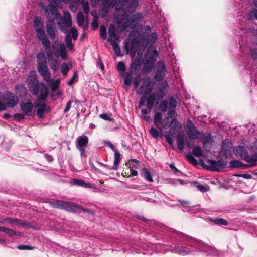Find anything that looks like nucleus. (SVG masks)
<instances>
[{"instance_id": "obj_40", "label": "nucleus", "mask_w": 257, "mask_h": 257, "mask_svg": "<svg viewBox=\"0 0 257 257\" xmlns=\"http://www.w3.org/2000/svg\"><path fill=\"white\" fill-rule=\"evenodd\" d=\"M49 60H50L49 64L51 68L53 70H57L59 68V62L57 60L53 59V57L51 58V59L48 58Z\"/></svg>"}, {"instance_id": "obj_16", "label": "nucleus", "mask_w": 257, "mask_h": 257, "mask_svg": "<svg viewBox=\"0 0 257 257\" xmlns=\"http://www.w3.org/2000/svg\"><path fill=\"white\" fill-rule=\"evenodd\" d=\"M207 162L209 163V165L207 167V169L211 171H218L224 168L226 166V163L221 160L216 161L208 159Z\"/></svg>"}, {"instance_id": "obj_22", "label": "nucleus", "mask_w": 257, "mask_h": 257, "mask_svg": "<svg viewBox=\"0 0 257 257\" xmlns=\"http://www.w3.org/2000/svg\"><path fill=\"white\" fill-rule=\"evenodd\" d=\"M115 26L113 24H110L108 28V35L109 37L108 40L112 44L113 42H118L119 40V36L115 32Z\"/></svg>"}, {"instance_id": "obj_10", "label": "nucleus", "mask_w": 257, "mask_h": 257, "mask_svg": "<svg viewBox=\"0 0 257 257\" xmlns=\"http://www.w3.org/2000/svg\"><path fill=\"white\" fill-rule=\"evenodd\" d=\"M27 83L28 89L31 93H36L35 87L38 83L37 79L36 72L35 71H31L30 72L27 79Z\"/></svg>"}, {"instance_id": "obj_49", "label": "nucleus", "mask_w": 257, "mask_h": 257, "mask_svg": "<svg viewBox=\"0 0 257 257\" xmlns=\"http://www.w3.org/2000/svg\"><path fill=\"white\" fill-rule=\"evenodd\" d=\"M160 132V130H157L154 127H151L149 130V133L151 135L155 138L159 137Z\"/></svg>"}, {"instance_id": "obj_47", "label": "nucleus", "mask_w": 257, "mask_h": 257, "mask_svg": "<svg viewBox=\"0 0 257 257\" xmlns=\"http://www.w3.org/2000/svg\"><path fill=\"white\" fill-rule=\"evenodd\" d=\"M193 155L197 157L202 156V151L200 147L196 146L192 150Z\"/></svg>"}, {"instance_id": "obj_52", "label": "nucleus", "mask_w": 257, "mask_h": 257, "mask_svg": "<svg viewBox=\"0 0 257 257\" xmlns=\"http://www.w3.org/2000/svg\"><path fill=\"white\" fill-rule=\"evenodd\" d=\"M117 70L122 73H124L126 70V66L123 62H119L117 65Z\"/></svg>"}, {"instance_id": "obj_55", "label": "nucleus", "mask_w": 257, "mask_h": 257, "mask_svg": "<svg viewBox=\"0 0 257 257\" xmlns=\"http://www.w3.org/2000/svg\"><path fill=\"white\" fill-rule=\"evenodd\" d=\"M100 35L103 39L106 38V30L104 26H101L100 28Z\"/></svg>"}, {"instance_id": "obj_28", "label": "nucleus", "mask_w": 257, "mask_h": 257, "mask_svg": "<svg viewBox=\"0 0 257 257\" xmlns=\"http://www.w3.org/2000/svg\"><path fill=\"white\" fill-rule=\"evenodd\" d=\"M72 183L74 185L80 186L84 188H94V185L89 183H86L82 179H74L72 180Z\"/></svg>"}, {"instance_id": "obj_26", "label": "nucleus", "mask_w": 257, "mask_h": 257, "mask_svg": "<svg viewBox=\"0 0 257 257\" xmlns=\"http://www.w3.org/2000/svg\"><path fill=\"white\" fill-rule=\"evenodd\" d=\"M247 163V166L252 167L257 165V154H255L252 155H248V153L243 159Z\"/></svg>"}, {"instance_id": "obj_45", "label": "nucleus", "mask_w": 257, "mask_h": 257, "mask_svg": "<svg viewBox=\"0 0 257 257\" xmlns=\"http://www.w3.org/2000/svg\"><path fill=\"white\" fill-rule=\"evenodd\" d=\"M67 34H70V36L72 37L74 40L77 39L78 36V31L75 27H72Z\"/></svg>"}, {"instance_id": "obj_23", "label": "nucleus", "mask_w": 257, "mask_h": 257, "mask_svg": "<svg viewBox=\"0 0 257 257\" xmlns=\"http://www.w3.org/2000/svg\"><path fill=\"white\" fill-rule=\"evenodd\" d=\"M232 148V144L230 141L228 140L223 141L221 150L223 155L227 157L231 154Z\"/></svg>"}, {"instance_id": "obj_5", "label": "nucleus", "mask_w": 257, "mask_h": 257, "mask_svg": "<svg viewBox=\"0 0 257 257\" xmlns=\"http://www.w3.org/2000/svg\"><path fill=\"white\" fill-rule=\"evenodd\" d=\"M52 50L50 51V48L45 49L48 58L51 59L54 56L56 58L60 57L63 60H66L68 57L67 52L65 45L63 43H59L58 40L53 41L51 46Z\"/></svg>"}, {"instance_id": "obj_30", "label": "nucleus", "mask_w": 257, "mask_h": 257, "mask_svg": "<svg viewBox=\"0 0 257 257\" xmlns=\"http://www.w3.org/2000/svg\"><path fill=\"white\" fill-rule=\"evenodd\" d=\"M141 174L142 176L145 178V179L148 182H153V179L152 176V173L147 168H143L142 170Z\"/></svg>"}, {"instance_id": "obj_34", "label": "nucleus", "mask_w": 257, "mask_h": 257, "mask_svg": "<svg viewBox=\"0 0 257 257\" xmlns=\"http://www.w3.org/2000/svg\"><path fill=\"white\" fill-rule=\"evenodd\" d=\"M162 116L160 112L155 113L154 117L153 123L157 128H160V123H161Z\"/></svg>"}, {"instance_id": "obj_15", "label": "nucleus", "mask_w": 257, "mask_h": 257, "mask_svg": "<svg viewBox=\"0 0 257 257\" xmlns=\"http://www.w3.org/2000/svg\"><path fill=\"white\" fill-rule=\"evenodd\" d=\"M36 93H32L34 95H37L40 100H44L48 95L49 92L45 85L42 83L38 84L35 87Z\"/></svg>"}, {"instance_id": "obj_46", "label": "nucleus", "mask_w": 257, "mask_h": 257, "mask_svg": "<svg viewBox=\"0 0 257 257\" xmlns=\"http://www.w3.org/2000/svg\"><path fill=\"white\" fill-rule=\"evenodd\" d=\"M113 48V50L117 56H121V51L120 49L118 46V43L117 42H113L112 44H111Z\"/></svg>"}, {"instance_id": "obj_41", "label": "nucleus", "mask_w": 257, "mask_h": 257, "mask_svg": "<svg viewBox=\"0 0 257 257\" xmlns=\"http://www.w3.org/2000/svg\"><path fill=\"white\" fill-rule=\"evenodd\" d=\"M133 74L130 73H126L125 74H124L123 76L125 77L124 80V84L131 86L132 84L133 77L132 75Z\"/></svg>"}, {"instance_id": "obj_18", "label": "nucleus", "mask_w": 257, "mask_h": 257, "mask_svg": "<svg viewBox=\"0 0 257 257\" xmlns=\"http://www.w3.org/2000/svg\"><path fill=\"white\" fill-rule=\"evenodd\" d=\"M38 70L40 74L46 82L50 81L51 74L49 71L47 63H43V64L38 65Z\"/></svg>"}, {"instance_id": "obj_63", "label": "nucleus", "mask_w": 257, "mask_h": 257, "mask_svg": "<svg viewBox=\"0 0 257 257\" xmlns=\"http://www.w3.org/2000/svg\"><path fill=\"white\" fill-rule=\"evenodd\" d=\"M165 95V91L163 89H160L157 94V97L158 99H162Z\"/></svg>"}, {"instance_id": "obj_32", "label": "nucleus", "mask_w": 257, "mask_h": 257, "mask_svg": "<svg viewBox=\"0 0 257 257\" xmlns=\"http://www.w3.org/2000/svg\"><path fill=\"white\" fill-rule=\"evenodd\" d=\"M171 123V120L169 117H166L164 118L160 123V128H157L160 132L163 129H166L170 127V125Z\"/></svg>"}, {"instance_id": "obj_9", "label": "nucleus", "mask_w": 257, "mask_h": 257, "mask_svg": "<svg viewBox=\"0 0 257 257\" xmlns=\"http://www.w3.org/2000/svg\"><path fill=\"white\" fill-rule=\"evenodd\" d=\"M0 99L10 108H13L18 103V97L13 93L7 91L1 95Z\"/></svg>"}, {"instance_id": "obj_4", "label": "nucleus", "mask_w": 257, "mask_h": 257, "mask_svg": "<svg viewBox=\"0 0 257 257\" xmlns=\"http://www.w3.org/2000/svg\"><path fill=\"white\" fill-rule=\"evenodd\" d=\"M33 27L36 31L37 38L41 41L45 49L49 48L50 41L46 35L44 23L42 19L39 17H36L34 20Z\"/></svg>"}, {"instance_id": "obj_3", "label": "nucleus", "mask_w": 257, "mask_h": 257, "mask_svg": "<svg viewBox=\"0 0 257 257\" xmlns=\"http://www.w3.org/2000/svg\"><path fill=\"white\" fill-rule=\"evenodd\" d=\"M142 17V14L137 13L133 15L131 19L128 18H124L120 20L116 19L114 20V22L116 25L117 32L121 33L127 30V28H135Z\"/></svg>"}, {"instance_id": "obj_19", "label": "nucleus", "mask_w": 257, "mask_h": 257, "mask_svg": "<svg viewBox=\"0 0 257 257\" xmlns=\"http://www.w3.org/2000/svg\"><path fill=\"white\" fill-rule=\"evenodd\" d=\"M142 63V59L138 57H136L134 61L131 63L130 72L133 74H137L141 67Z\"/></svg>"}, {"instance_id": "obj_38", "label": "nucleus", "mask_w": 257, "mask_h": 257, "mask_svg": "<svg viewBox=\"0 0 257 257\" xmlns=\"http://www.w3.org/2000/svg\"><path fill=\"white\" fill-rule=\"evenodd\" d=\"M76 20L79 26H83L85 21V17L82 12H79L77 13Z\"/></svg>"}, {"instance_id": "obj_57", "label": "nucleus", "mask_w": 257, "mask_h": 257, "mask_svg": "<svg viewBox=\"0 0 257 257\" xmlns=\"http://www.w3.org/2000/svg\"><path fill=\"white\" fill-rule=\"evenodd\" d=\"M197 189L202 192H205L209 190V187L207 185H198Z\"/></svg>"}, {"instance_id": "obj_44", "label": "nucleus", "mask_w": 257, "mask_h": 257, "mask_svg": "<svg viewBox=\"0 0 257 257\" xmlns=\"http://www.w3.org/2000/svg\"><path fill=\"white\" fill-rule=\"evenodd\" d=\"M157 39L158 35L157 33L153 32L148 36V43L153 44L157 40Z\"/></svg>"}, {"instance_id": "obj_7", "label": "nucleus", "mask_w": 257, "mask_h": 257, "mask_svg": "<svg viewBox=\"0 0 257 257\" xmlns=\"http://www.w3.org/2000/svg\"><path fill=\"white\" fill-rule=\"evenodd\" d=\"M176 105V99L174 97H171L168 101L166 100L162 101L159 105V107L163 112H165L168 109L167 115L169 116H171L175 114Z\"/></svg>"}, {"instance_id": "obj_29", "label": "nucleus", "mask_w": 257, "mask_h": 257, "mask_svg": "<svg viewBox=\"0 0 257 257\" xmlns=\"http://www.w3.org/2000/svg\"><path fill=\"white\" fill-rule=\"evenodd\" d=\"M176 139L178 149L180 151H182L184 149L185 143L184 134H178L176 137Z\"/></svg>"}, {"instance_id": "obj_8", "label": "nucleus", "mask_w": 257, "mask_h": 257, "mask_svg": "<svg viewBox=\"0 0 257 257\" xmlns=\"http://www.w3.org/2000/svg\"><path fill=\"white\" fill-rule=\"evenodd\" d=\"M57 25L61 32L64 33L67 32L68 28L72 26V18L69 12H64L63 17L61 18L60 21L57 22Z\"/></svg>"}, {"instance_id": "obj_17", "label": "nucleus", "mask_w": 257, "mask_h": 257, "mask_svg": "<svg viewBox=\"0 0 257 257\" xmlns=\"http://www.w3.org/2000/svg\"><path fill=\"white\" fill-rule=\"evenodd\" d=\"M35 109L38 117L42 118L45 114L50 111L51 107L46 104H38L35 106Z\"/></svg>"}, {"instance_id": "obj_62", "label": "nucleus", "mask_w": 257, "mask_h": 257, "mask_svg": "<svg viewBox=\"0 0 257 257\" xmlns=\"http://www.w3.org/2000/svg\"><path fill=\"white\" fill-rule=\"evenodd\" d=\"M173 135H171V134L169 132L168 134H167L165 137L167 142L171 145L173 144V138L172 137V136Z\"/></svg>"}, {"instance_id": "obj_61", "label": "nucleus", "mask_w": 257, "mask_h": 257, "mask_svg": "<svg viewBox=\"0 0 257 257\" xmlns=\"http://www.w3.org/2000/svg\"><path fill=\"white\" fill-rule=\"evenodd\" d=\"M187 130H191L196 128L195 125H194L192 121L190 119H188L187 121Z\"/></svg>"}, {"instance_id": "obj_13", "label": "nucleus", "mask_w": 257, "mask_h": 257, "mask_svg": "<svg viewBox=\"0 0 257 257\" xmlns=\"http://www.w3.org/2000/svg\"><path fill=\"white\" fill-rule=\"evenodd\" d=\"M76 148L80 152L81 156H85V148L88 143V138L86 136L82 135L78 137L76 140Z\"/></svg>"}, {"instance_id": "obj_25", "label": "nucleus", "mask_w": 257, "mask_h": 257, "mask_svg": "<svg viewBox=\"0 0 257 257\" xmlns=\"http://www.w3.org/2000/svg\"><path fill=\"white\" fill-rule=\"evenodd\" d=\"M136 41L133 40L131 43L130 42H126L125 43V49L127 53H130L132 57H134L136 51Z\"/></svg>"}, {"instance_id": "obj_39", "label": "nucleus", "mask_w": 257, "mask_h": 257, "mask_svg": "<svg viewBox=\"0 0 257 257\" xmlns=\"http://www.w3.org/2000/svg\"><path fill=\"white\" fill-rule=\"evenodd\" d=\"M37 60L38 65H39L40 64H43V63H46L44 52H39L37 55Z\"/></svg>"}, {"instance_id": "obj_24", "label": "nucleus", "mask_w": 257, "mask_h": 257, "mask_svg": "<svg viewBox=\"0 0 257 257\" xmlns=\"http://www.w3.org/2000/svg\"><path fill=\"white\" fill-rule=\"evenodd\" d=\"M234 153L237 157L243 159L248 153L246 148L243 146H238L233 148Z\"/></svg>"}, {"instance_id": "obj_37", "label": "nucleus", "mask_w": 257, "mask_h": 257, "mask_svg": "<svg viewBox=\"0 0 257 257\" xmlns=\"http://www.w3.org/2000/svg\"><path fill=\"white\" fill-rule=\"evenodd\" d=\"M78 2L82 5L83 11L86 14V16H87L89 12V4L87 1L84 0H78Z\"/></svg>"}, {"instance_id": "obj_21", "label": "nucleus", "mask_w": 257, "mask_h": 257, "mask_svg": "<svg viewBox=\"0 0 257 257\" xmlns=\"http://www.w3.org/2000/svg\"><path fill=\"white\" fill-rule=\"evenodd\" d=\"M33 108V104L30 102L23 103L20 104L21 110L26 116H30L32 115Z\"/></svg>"}, {"instance_id": "obj_35", "label": "nucleus", "mask_w": 257, "mask_h": 257, "mask_svg": "<svg viewBox=\"0 0 257 257\" xmlns=\"http://www.w3.org/2000/svg\"><path fill=\"white\" fill-rule=\"evenodd\" d=\"M72 67V64L71 63H63L61 66V72L64 75H66L69 70H70Z\"/></svg>"}, {"instance_id": "obj_48", "label": "nucleus", "mask_w": 257, "mask_h": 257, "mask_svg": "<svg viewBox=\"0 0 257 257\" xmlns=\"http://www.w3.org/2000/svg\"><path fill=\"white\" fill-rule=\"evenodd\" d=\"M141 113L142 117L145 121H146L147 122L150 121V120H151L150 117L148 115V114L149 113V112H148V111L147 109H142L141 112Z\"/></svg>"}, {"instance_id": "obj_56", "label": "nucleus", "mask_w": 257, "mask_h": 257, "mask_svg": "<svg viewBox=\"0 0 257 257\" xmlns=\"http://www.w3.org/2000/svg\"><path fill=\"white\" fill-rule=\"evenodd\" d=\"M25 114L23 113H18L14 115V119L20 121L25 118Z\"/></svg>"}, {"instance_id": "obj_54", "label": "nucleus", "mask_w": 257, "mask_h": 257, "mask_svg": "<svg viewBox=\"0 0 257 257\" xmlns=\"http://www.w3.org/2000/svg\"><path fill=\"white\" fill-rule=\"evenodd\" d=\"M248 17L250 19H257V9H252L248 13Z\"/></svg>"}, {"instance_id": "obj_20", "label": "nucleus", "mask_w": 257, "mask_h": 257, "mask_svg": "<svg viewBox=\"0 0 257 257\" xmlns=\"http://www.w3.org/2000/svg\"><path fill=\"white\" fill-rule=\"evenodd\" d=\"M156 61L155 58H149L145 63L141 70L142 73L144 74L149 73L152 70Z\"/></svg>"}, {"instance_id": "obj_59", "label": "nucleus", "mask_w": 257, "mask_h": 257, "mask_svg": "<svg viewBox=\"0 0 257 257\" xmlns=\"http://www.w3.org/2000/svg\"><path fill=\"white\" fill-rule=\"evenodd\" d=\"M187 159L189 161L190 163H191L193 165H197V160L194 158V157L191 154H187L186 155Z\"/></svg>"}, {"instance_id": "obj_58", "label": "nucleus", "mask_w": 257, "mask_h": 257, "mask_svg": "<svg viewBox=\"0 0 257 257\" xmlns=\"http://www.w3.org/2000/svg\"><path fill=\"white\" fill-rule=\"evenodd\" d=\"M60 83V80L59 79H58L55 80L54 83H53L51 85V89L53 91H56L58 86H59Z\"/></svg>"}, {"instance_id": "obj_64", "label": "nucleus", "mask_w": 257, "mask_h": 257, "mask_svg": "<svg viewBox=\"0 0 257 257\" xmlns=\"http://www.w3.org/2000/svg\"><path fill=\"white\" fill-rule=\"evenodd\" d=\"M249 50L251 57L254 59H257V49H251Z\"/></svg>"}, {"instance_id": "obj_1", "label": "nucleus", "mask_w": 257, "mask_h": 257, "mask_svg": "<svg viewBox=\"0 0 257 257\" xmlns=\"http://www.w3.org/2000/svg\"><path fill=\"white\" fill-rule=\"evenodd\" d=\"M185 246L175 247L169 250L172 252L181 255H187L190 254L193 249L198 250L207 253L208 254L214 255L215 248L205 244L201 240H198L188 235L184 234Z\"/></svg>"}, {"instance_id": "obj_27", "label": "nucleus", "mask_w": 257, "mask_h": 257, "mask_svg": "<svg viewBox=\"0 0 257 257\" xmlns=\"http://www.w3.org/2000/svg\"><path fill=\"white\" fill-rule=\"evenodd\" d=\"M170 131L169 132L171 135H174L176 133L178 132L181 128V126L180 123L176 119H173L171 120V123L170 125Z\"/></svg>"}, {"instance_id": "obj_36", "label": "nucleus", "mask_w": 257, "mask_h": 257, "mask_svg": "<svg viewBox=\"0 0 257 257\" xmlns=\"http://www.w3.org/2000/svg\"><path fill=\"white\" fill-rule=\"evenodd\" d=\"M65 42L66 43V47H67L70 50H74V46L72 42L71 37L70 36V34H67L65 38Z\"/></svg>"}, {"instance_id": "obj_12", "label": "nucleus", "mask_w": 257, "mask_h": 257, "mask_svg": "<svg viewBox=\"0 0 257 257\" xmlns=\"http://www.w3.org/2000/svg\"><path fill=\"white\" fill-rule=\"evenodd\" d=\"M52 16V20H50V22L46 25V32L47 34L48 35L50 38L52 40H54L55 38L58 36L57 33L58 31L57 30L56 27L54 23L53 20L54 19H57L60 17L61 15H60L58 17L55 18L54 17V16L51 14L50 13V16Z\"/></svg>"}, {"instance_id": "obj_33", "label": "nucleus", "mask_w": 257, "mask_h": 257, "mask_svg": "<svg viewBox=\"0 0 257 257\" xmlns=\"http://www.w3.org/2000/svg\"><path fill=\"white\" fill-rule=\"evenodd\" d=\"M186 133L188 138L191 139H196L199 138L200 135V132L197 131L196 128L191 130H187Z\"/></svg>"}, {"instance_id": "obj_11", "label": "nucleus", "mask_w": 257, "mask_h": 257, "mask_svg": "<svg viewBox=\"0 0 257 257\" xmlns=\"http://www.w3.org/2000/svg\"><path fill=\"white\" fill-rule=\"evenodd\" d=\"M156 96L151 93L143 94L139 101V105L143 106L146 102V105L148 109L151 110L154 106Z\"/></svg>"}, {"instance_id": "obj_31", "label": "nucleus", "mask_w": 257, "mask_h": 257, "mask_svg": "<svg viewBox=\"0 0 257 257\" xmlns=\"http://www.w3.org/2000/svg\"><path fill=\"white\" fill-rule=\"evenodd\" d=\"M171 123V120L169 117H166L164 118L160 123V128H157L160 132L163 129H166L170 127V125Z\"/></svg>"}, {"instance_id": "obj_6", "label": "nucleus", "mask_w": 257, "mask_h": 257, "mask_svg": "<svg viewBox=\"0 0 257 257\" xmlns=\"http://www.w3.org/2000/svg\"><path fill=\"white\" fill-rule=\"evenodd\" d=\"M134 86L138 94L151 93L153 89V85L148 77L143 78L142 83L140 86H139V80L136 79L134 82Z\"/></svg>"}, {"instance_id": "obj_14", "label": "nucleus", "mask_w": 257, "mask_h": 257, "mask_svg": "<svg viewBox=\"0 0 257 257\" xmlns=\"http://www.w3.org/2000/svg\"><path fill=\"white\" fill-rule=\"evenodd\" d=\"M167 71L165 62L164 61H159L157 64V71L155 75V78L157 81H160L164 79Z\"/></svg>"}, {"instance_id": "obj_53", "label": "nucleus", "mask_w": 257, "mask_h": 257, "mask_svg": "<svg viewBox=\"0 0 257 257\" xmlns=\"http://www.w3.org/2000/svg\"><path fill=\"white\" fill-rule=\"evenodd\" d=\"M5 233L9 236L20 235V232H16L13 229L8 228H6Z\"/></svg>"}, {"instance_id": "obj_43", "label": "nucleus", "mask_w": 257, "mask_h": 257, "mask_svg": "<svg viewBox=\"0 0 257 257\" xmlns=\"http://www.w3.org/2000/svg\"><path fill=\"white\" fill-rule=\"evenodd\" d=\"M79 4L80 3L78 2V0H71L70 3V8L71 10L73 12H76L78 9Z\"/></svg>"}, {"instance_id": "obj_50", "label": "nucleus", "mask_w": 257, "mask_h": 257, "mask_svg": "<svg viewBox=\"0 0 257 257\" xmlns=\"http://www.w3.org/2000/svg\"><path fill=\"white\" fill-rule=\"evenodd\" d=\"M128 164L129 165L130 167L135 168V169H137L139 166V162L136 159L130 160L128 161Z\"/></svg>"}, {"instance_id": "obj_60", "label": "nucleus", "mask_w": 257, "mask_h": 257, "mask_svg": "<svg viewBox=\"0 0 257 257\" xmlns=\"http://www.w3.org/2000/svg\"><path fill=\"white\" fill-rule=\"evenodd\" d=\"M57 207L60 208H65L69 205V203L64 201H58L57 202Z\"/></svg>"}, {"instance_id": "obj_51", "label": "nucleus", "mask_w": 257, "mask_h": 257, "mask_svg": "<svg viewBox=\"0 0 257 257\" xmlns=\"http://www.w3.org/2000/svg\"><path fill=\"white\" fill-rule=\"evenodd\" d=\"M213 222H214L216 224L219 225H228V222L226 220L222 219V218H219V219H215L214 220H212Z\"/></svg>"}, {"instance_id": "obj_2", "label": "nucleus", "mask_w": 257, "mask_h": 257, "mask_svg": "<svg viewBox=\"0 0 257 257\" xmlns=\"http://www.w3.org/2000/svg\"><path fill=\"white\" fill-rule=\"evenodd\" d=\"M118 5L123 9L126 12L133 13L135 11L139 5L138 0H102L100 4L101 10L105 13H107L109 10L114 7L115 5Z\"/></svg>"}, {"instance_id": "obj_42", "label": "nucleus", "mask_w": 257, "mask_h": 257, "mask_svg": "<svg viewBox=\"0 0 257 257\" xmlns=\"http://www.w3.org/2000/svg\"><path fill=\"white\" fill-rule=\"evenodd\" d=\"M120 162V155L119 153L115 152L114 154V161L113 169L116 170L117 169V166Z\"/></svg>"}]
</instances>
